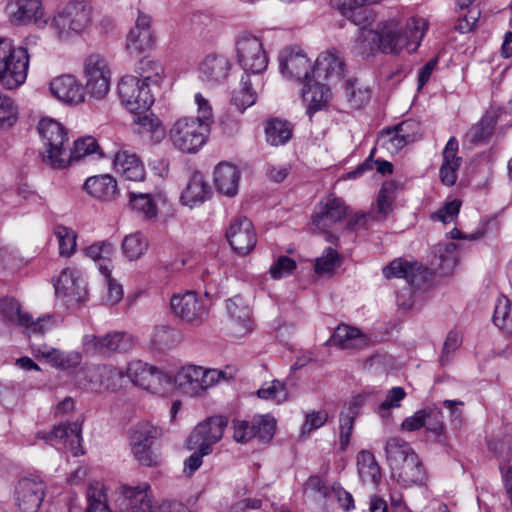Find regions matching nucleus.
Returning a JSON list of instances; mask_svg holds the SVG:
<instances>
[{
  "label": "nucleus",
  "mask_w": 512,
  "mask_h": 512,
  "mask_svg": "<svg viewBox=\"0 0 512 512\" xmlns=\"http://www.w3.org/2000/svg\"><path fill=\"white\" fill-rule=\"evenodd\" d=\"M237 62L244 71L239 89L232 93V104L244 111L256 102V91L253 88L250 74L260 75L268 66V56L261 40L253 35H243L236 43Z\"/></svg>",
  "instance_id": "1"
},
{
  "label": "nucleus",
  "mask_w": 512,
  "mask_h": 512,
  "mask_svg": "<svg viewBox=\"0 0 512 512\" xmlns=\"http://www.w3.org/2000/svg\"><path fill=\"white\" fill-rule=\"evenodd\" d=\"M427 29V22L422 18L408 19L405 30L395 20L382 22L378 26L380 52L384 54H398L406 48L409 53L415 52Z\"/></svg>",
  "instance_id": "2"
},
{
  "label": "nucleus",
  "mask_w": 512,
  "mask_h": 512,
  "mask_svg": "<svg viewBox=\"0 0 512 512\" xmlns=\"http://www.w3.org/2000/svg\"><path fill=\"white\" fill-rule=\"evenodd\" d=\"M37 130L44 146L43 162L53 169L66 168L69 165L68 149L65 147L68 141L66 128L54 119L43 118Z\"/></svg>",
  "instance_id": "3"
},
{
  "label": "nucleus",
  "mask_w": 512,
  "mask_h": 512,
  "mask_svg": "<svg viewBox=\"0 0 512 512\" xmlns=\"http://www.w3.org/2000/svg\"><path fill=\"white\" fill-rule=\"evenodd\" d=\"M91 24V10L83 2H69L48 20L54 37L67 41L80 35Z\"/></svg>",
  "instance_id": "4"
},
{
  "label": "nucleus",
  "mask_w": 512,
  "mask_h": 512,
  "mask_svg": "<svg viewBox=\"0 0 512 512\" xmlns=\"http://www.w3.org/2000/svg\"><path fill=\"white\" fill-rule=\"evenodd\" d=\"M158 435V429L148 422L138 423L133 427L129 445L132 455L140 465L153 467L160 462V453L154 447Z\"/></svg>",
  "instance_id": "5"
},
{
  "label": "nucleus",
  "mask_w": 512,
  "mask_h": 512,
  "mask_svg": "<svg viewBox=\"0 0 512 512\" xmlns=\"http://www.w3.org/2000/svg\"><path fill=\"white\" fill-rule=\"evenodd\" d=\"M209 128L197 122L194 117L178 119L169 131L172 145L184 152L195 153L205 143Z\"/></svg>",
  "instance_id": "6"
},
{
  "label": "nucleus",
  "mask_w": 512,
  "mask_h": 512,
  "mask_svg": "<svg viewBox=\"0 0 512 512\" xmlns=\"http://www.w3.org/2000/svg\"><path fill=\"white\" fill-rule=\"evenodd\" d=\"M130 381L153 394H163L171 389L172 377L157 367L141 360L132 361L124 371Z\"/></svg>",
  "instance_id": "7"
},
{
  "label": "nucleus",
  "mask_w": 512,
  "mask_h": 512,
  "mask_svg": "<svg viewBox=\"0 0 512 512\" xmlns=\"http://www.w3.org/2000/svg\"><path fill=\"white\" fill-rule=\"evenodd\" d=\"M29 58L26 47H14L10 40L8 53L0 60V84L6 89L21 86L27 78Z\"/></svg>",
  "instance_id": "8"
},
{
  "label": "nucleus",
  "mask_w": 512,
  "mask_h": 512,
  "mask_svg": "<svg viewBox=\"0 0 512 512\" xmlns=\"http://www.w3.org/2000/svg\"><path fill=\"white\" fill-rule=\"evenodd\" d=\"M281 75L298 83L309 82L314 78V64L299 46L283 48L278 55Z\"/></svg>",
  "instance_id": "9"
},
{
  "label": "nucleus",
  "mask_w": 512,
  "mask_h": 512,
  "mask_svg": "<svg viewBox=\"0 0 512 512\" xmlns=\"http://www.w3.org/2000/svg\"><path fill=\"white\" fill-rule=\"evenodd\" d=\"M124 378L122 369L110 365H94L81 367L75 374V383L91 391L111 389L120 385Z\"/></svg>",
  "instance_id": "10"
},
{
  "label": "nucleus",
  "mask_w": 512,
  "mask_h": 512,
  "mask_svg": "<svg viewBox=\"0 0 512 512\" xmlns=\"http://www.w3.org/2000/svg\"><path fill=\"white\" fill-rule=\"evenodd\" d=\"M4 12L14 26L35 25L43 29L48 25L42 0H5Z\"/></svg>",
  "instance_id": "11"
},
{
  "label": "nucleus",
  "mask_w": 512,
  "mask_h": 512,
  "mask_svg": "<svg viewBox=\"0 0 512 512\" xmlns=\"http://www.w3.org/2000/svg\"><path fill=\"white\" fill-rule=\"evenodd\" d=\"M172 314L185 323L199 326L208 317L209 308L195 291L174 294L170 299Z\"/></svg>",
  "instance_id": "12"
},
{
  "label": "nucleus",
  "mask_w": 512,
  "mask_h": 512,
  "mask_svg": "<svg viewBox=\"0 0 512 512\" xmlns=\"http://www.w3.org/2000/svg\"><path fill=\"white\" fill-rule=\"evenodd\" d=\"M118 93L122 104L132 114L146 113L154 103L150 89L140 84V79L133 75L121 78Z\"/></svg>",
  "instance_id": "13"
},
{
  "label": "nucleus",
  "mask_w": 512,
  "mask_h": 512,
  "mask_svg": "<svg viewBox=\"0 0 512 512\" xmlns=\"http://www.w3.org/2000/svg\"><path fill=\"white\" fill-rule=\"evenodd\" d=\"M85 90L95 99H103L110 89L111 72L107 61L99 54H92L85 60Z\"/></svg>",
  "instance_id": "14"
},
{
  "label": "nucleus",
  "mask_w": 512,
  "mask_h": 512,
  "mask_svg": "<svg viewBox=\"0 0 512 512\" xmlns=\"http://www.w3.org/2000/svg\"><path fill=\"white\" fill-rule=\"evenodd\" d=\"M86 352L108 355L126 353L134 347L133 337L126 332H113L105 336L86 335L83 339Z\"/></svg>",
  "instance_id": "15"
},
{
  "label": "nucleus",
  "mask_w": 512,
  "mask_h": 512,
  "mask_svg": "<svg viewBox=\"0 0 512 512\" xmlns=\"http://www.w3.org/2000/svg\"><path fill=\"white\" fill-rule=\"evenodd\" d=\"M151 16L143 12L138 13L135 26L126 37L125 49L133 56L150 51L155 45V38L151 29Z\"/></svg>",
  "instance_id": "16"
},
{
  "label": "nucleus",
  "mask_w": 512,
  "mask_h": 512,
  "mask_svg": "<svg viewBox=\"0 0 512 512\" xmlns=\"http://www.w3.org/2000/svg\"><path fill=\"white\" fill-rule=\"evenodd\" d=\"M228 420L223 416L208 418L198 424L187 439V448L193 450L196 446L206 447L211 452V446L217 443L223 436Z\"/></svg>",
  "instance_id": "17"
},
{
  "label": "nucleus",
  "mask_w": 512,
  "mask_h": 512,
  "mask_svg": "<svg viewBox=\"0 0 512 512\" xmlns=\"http://www.w3.org/2000/svg\"><path fill=\"white\" fill-rule=\"evenodd\" d=\"M45 483L39 478H23L15 488V504L21 512H37L44 499Z\"/></svg>",
  "instance_id": "18"
},
{
  "label": "nucleus",
  "mask_w": 512,
  "mask_h": 512,
  "mask_svg": "<svg viewBox=\"0 0 512 512\" xmlns=\"http://www.w3.org/2000/svg\"><path fill=\"white\" fill-rule=\"evenodd\" d=\"M226 238L232 249L241 256L249 254L257 242L253 224L244 216L232 221L226 232Z\"/></svg>",
  "instance_id": "19"
},
{
  "label": "nucleus",
  "mask_w": 512,
  "mask_h": 512,
  "mask_svg": "<svg viewBox=\"0 0 512 512\" xmlns=\"http://www.w3.org/2000/svg\"><path fill=\"white\" fill-rule=\"evenodd\" d=\"M348 215V207L336 197H328L321 203L312 216V223L316 229L325 232Z\"/></svg>",
  "instance_id": "20"
},
{
  "label": "nucleus",
  "mask_w": 512,
  "mask_h": 512,
  "mask_svg": "<svg viewBox=\"0 0 512 512\" xmlns=\"http://www.w3.org/2000/svg\"><path fill=\"white\" fill-rule=\"evenodd\" d=\"M52 95L68 105H77L84 101L85 88L72 75H61L50 83Z\"/></svg>",
  "instance_id": "21"
},
{
  "label": "nucleus",
  "mask_w": 512,
  "mask_h": 512,
  "mask_svg": "<svg viewBox=\"0 0 512 512\" xmlns=\"http://www.w3.org/2000/svg\"><path fill=\"white\" fill-rule=\"evenodd\" d=\"M344 74V61L336 51L320 54L314 63V77L328 83L341 80Z\"/></svg>",
  "instance_id": "22"
},
{
  "label": "nucleus",
  "mask_w": 512,
  "mask_h": 512,
  "mask_svg": "<svg viewBox=\"0 0 512 512\" xmlns=\"http://www.w3.org/2000/svg\"><path fill=\"white\" fill-rule=\"evenodd\" d=\"M213 176L214 185L218 193L229 198L237 195L241 172L235 165L221 162L215 167Z\"/></svg>",
  "instance_id": "23"
},
{
  "label": "nucleus",
  "mask_w": 512,
  "mask_h": 512,
  "mask_svg": "<svg viewBox=\"0 0 512 512\" xmlns=\"http://www.w3.org/2000/svg\"><path fill=\"white\" fill-rule=\"evenodd\" d=\"M229 59L221 54L207 55L200 64V78L208 84L224 82L230 72Z\"/></svg>",
  "instance_id": "24"
},
{
  "label": "nucleus",
  "mask_w": 512,
  "mask_h": 512,
  "mask_svg": "<svg viewBox=\"0 0 512 512\" xmlns=\"http://www.w3.org/2000/svg\"><path fill=\"white\" fill-rule=\"evenodd\" d=\"M42 439L52 445L64 444L69 447L73 454L78 455V448L80 447L81 437V424L78 422L61 423L55 426L54 429L48 434H44Z\"/></svg>",
  "instance_id": "25"
},
{
  "label": "nucleus",
  "mask_w": 512,
  "mask_h": 512,
  "mask_svg": "<svg viewBox=\"0 0 512 512\" xmlns=\"http://www.w3.org/2000/svg\"><path fill=\"white\" fill-rule=\"evenodd\" d=\"M459 143L456 137H451L442 152V164L439 170L441 182L446 186L456 183L457 172L461 166L462 158L457 156Z\"/></svg>",
  "instance_id": "26"
},
{
  "label": "nucleus",
  "mask_w": 512,
  "mask_h": 512,
  "mask_svg": "<svg viewBox=\"0 0 512 512\" xmlns=\"http://www.w3.org/2000/svg\"><path fill=\"white\" fill-rule=\"evenodd\" d=\"M55 293L58 296H70L74 300H81L86 293V286L83 279L74 269H64L54 283Z\"/></svg>",
  "instance_id": "27"
},
{
  "label": "nucleus",
  "mask_w": 512,
  "mask_h": 512,
  "mask_svg": "<svg viewBox=\"0 0 512 512\" xmlns=\"http://www.w3.org/2000/svg\"><path fill=\"white\" fill-rule=\"evenodd\" d=\"M304 82L305 86L302 90L303 100L307 103V114L312 117V114L324 109L330 98L331 91L328 84L321 83L320 79L316 78L313 84Z\"/></svg>",
  "instance_id": "28"
},
{
  "label": "nucleus",
  "mask_w": 512,
  "mask_h": 512,
  "mask_svg": "<svg viewBox=\"0 0 512 512\" xmlns=\"http://www.w3.org/2000/svg\"><path fill=\"white\" fill-rule=\"evenodd\" d=\"M393 475L405 486L423 485L427 480L426 470L417 454L408 457L402 465L395 468Z\"/></svg>",
  "instance_id": "29"
},
{
  "label": "nucleus",
  "mask_w": 512,
  "mask_h": 512,
  "mask_svg": "<svg viewBox=\"0 0 512 512\" xmlns=\"http://www.w3.org/2000/svg\"><path fill=\"white\" fill-rule=\"evenodd\" d=\"M201 366L187 365L181 367L172 377V387L181 392L196 396L201 394Z\"/></svg>",
  "instance_id": "30"
},
{
  "label": "nucleus",
  "mask_w": 512,
  "mask_h": 512,
  "mask_svg": "<svg viewBox=\"0 0 512 512\" xmlns=\"http://www.w3.org/2000/svg\"><path fill=\"white\" fill-rule=\"evenodd\" d=\"M113 164L116 172L126 180L142 181L145 178L144 165L135 154L119 151L114 156Z\"/></svg>",
  "instance_id": "31"
},
{
  "label": "nucleus",
  "mask_w": 512,
  "mask_h": 512,
  "mask_svg": "<svg viewBox=\"0 0 512 512\" xmlns=\"http://www.w3.org/2000/svg\"><path fill=\"white\" fill-rule=\"evenodd\" d=\"M210 195V187L203 175L200 172H194L181 194V201L184 205L193 208L208 200Z\"/></svg>",
  "instance_id": "32"
},
{
  "label": "nucleus",
  "mask_w": 512,
  "mask_h": 512,
  "mask_svg": "<svg viewBox=\"0 0 512 512\" xmlns=\"http://www.w3.org/2000/svg\"><path fill=\"white\" fill-rule=\"evenodd\" d=\"M414 125L412 121H403L393 128H388L381 133L378 144L388 150L398 151L413 141L409 134L410 128Z\"/></svg>",
  "instance_id": "33"
},
{
  "label": "nucleus",
  "mask_w": 512,
  "mask_h": 512,
  "mask_svg": "<svg viewBox=\"0 0 512 512\" xmlns=\"http://www.w3.org/2000/svg\"><path fill=\"white\" fill-rule=\"evenodd\" d=\"M83 188L93 198L111 200L117 193V182L109 174L97 175L87 178Z\"/></svg>",
  "instance_id": "34"
},
{
  "label": "nucleus",
  "mask_w": 512,
  "mask_h": 512,
  "mask_svg": "<svg viewBox=\"0 0 512 512\" xmlns=\"http://www.w3.org/2000/svg\"><path fill=\"white\" fill-rule=\"evenodd\" d=\"M149 486L128 487L125 489L123 512H159L158 507L153 508L147 493Z\"/></svg>",
  "instance_id": "35"
},
{
  "label": "nucleus",
  "mask_w": 512,
  "mask_h": 512,
  "mask_svg": "<svg viewBox=\"0 0 512 512\" xmlns=\"http://www.w3.org/2000/svg\"><path fill=\"white\" fill-rule=\"evenodd\" d=\"M331 346L340 349H353L365 343L364 335L358 328L340 324L328 340Z\"/></svg>",
  "instance_id": "36"
},
{
  "label": "nucleus",
  "mask_w": 512,
  "mask_h": 512,
  "mask_svg": "<svg viewBox=\"0 0 512 512\" xmlns=\"http://www.w3.org/2000/svg\"><path fill=\"white\" fill-rule=\"evenodd\" d=\"M226 309L235 325V333L242 335L250 331V309L243 304L242 299L236 296L226 301Z\"/></svg>",
  "instance_id": "37"
},
{
  "label": "nucleus",
  "mask_w": 512,
  "mask_h": 512,
  "mask_svg": "<svg viewBox=\"0 0 512 512\" xmlns=\"http://www.w3.org/2000/svg\"><path fill=\"white\" fill-rule=\"evenodd\" d=\"M385 453L392 471L416 454L411 445L399 437H391L386 441Z\"/></svg>",
  "instance_id": "38"
},
{
  "label": "nucleus",
  "mask_w": 512,
  "mask_h": 512,
  "mask_svg": "<svg viewBox=\"0 0 512 512\" xmlns=\"http://www.w3.org/2000/svg\"><path fill=\"white\" fill-rule=\"evenodd\" d=\"M136 73L140 76V84L149 88L150 85H158L164 75L162 64L148 57L142 58L136 65Z\"/></svg>",
  "instance_id": "39"
},
{
  "label": "nucleus",
  "mask_w": 512,
  "mask_h": 512,
  "mask_svg": "<svg viewBox=\"0 0 512 512\" xmlns=\"http://www.w3.org/2000/svg\"><path fill=\"white\" fill-rule=\"evenodd\" d=\"M292 134V126L285 120L275 118L265 125L266 141L271 146L285 145L292 138Z\"/></svg>",
  "instance_id": "40"
},
{
  "label": "nucleus",
  "mask_w": 512,
  "mask_h": 512,
  "mask_svg": "<svg viewBox=\"0 0 512 512\" xmlns=\"http://www.w3.org/2000/svg\"><path fill=\"white\" fill-rule=\"evenodd\" d=\"M358 474L364 483L377 484L380 480V467L374 455L362 450L357 455Z\"/></svg>",
  "instance_id": "41"
},
{
  "label": "nucleus",
  "mask_w": 512,
  "mask_h": 512,
  "mask_svg": "<svg viewBox=\"0 0 512 512\" xmlns=\"http://www.w3.org/2000/svg\"><path fill=\"white\" fill-rule=\"evenodd\" d=\"M425 425L427 432L435 436V441L441 445L447 444L445 437L446 427L444 424V416L438 407H426L423 409Z\"/></svg>",
  "instance_id": "42"
},
{
  "label": "nucleus",
  "mask_w": 512,
  "mask_h": 512,
  "mask_svg": "<svg viewBox=\"0 0 512 512\" xmlns=\"http://www.w3.org/2000/svg\"><path fill=\"white\" fill-rule=\"evenodd\" d=\"M113 245L108 241L96 242L86 249V255L95 262H98V268L104 277L111 273V259Z\"/></svg>",
  "instance_id": "43"
},
{
  "label": "nucleus",
  "mask_w": 512,
  "mask_h": 512,
  "mask_svg": "<svg viewBox=\"0 0 512 512\" xmlns=\"http://www.w3.org/2000/svg\"><path fill=\"white\" fill-rule=\"evenodd\" d=\"M0 315L3 321L22 326L30 321V314L21 310L20 303L12 297L0 299Z\"/></svg>",
  "instance_id": "44"
},
{
  "label": "nucleus",
  "mask_w": 512,
  "mask_h": 512,
  "mask_svg": "<svg viewBox=\"0 0 512 512\" xmlns=\"http://www.w3.org/2000/svg\"><path fill=\"white\" fill-rule=\"evenodd\" d=\"M379 30L359 29L355 50L362 57H369L380 51Z\"/></svg>",
  "instance_id": "45"
},
{
  "label": "nucleus",
  "mask_w": 512,
  "mask_h": 512,
  "mask_svg": "<svg viewBox=\"0 0 512 512\" xmlns=\"http://www.w3.org/2000/svg\"><path fill=\"white\" fill-rule=\"evenodd\" d=\"M69 164L74 160H80L86 156L96 155L97 159L103 158L104 154L100 150L97 140L91 136L82 137L74 142L71 150H68Z\"/></svg>",
  "instance_id": "46"
},
{
  "label": "nucleus",
  "mask_w": 512,
  "mask_h": 512,
  "mask_svg": "<svg viewBox=\"0 0 512 512\" xmlns=\"http://www.w3.org/2000/svg\"><path fill=\"white\" fill-rule=\"evenodd\" d=\"M87 507L85 512H111L107 503L105 487L100 482L90 483L87 492Z\"/></svg>",
  "instance_id": "47"
},
{
  "label": "nucleus",
  "mask_w": 512,
  "mask_h": 512,
  "mask_svg": "<svg viewBox=\"0 0 512 512\" xmlns=\"http://www.w3.org/2000/svg\"><path fill=\"white\" fill-rule=\"evenodd\" d=\"M511 302L504 295H500L495 304L493 323L507 335L512 336Z\"/></svg>",
  "instance_id": "48"
},
{
  "label": "nucleus",
  "mask_w": 512,
  "mask_h": 512,
  "mask_svg": "<svg viewBox=\"0 0 512 512\" xmlns=\"http://www.w3.org/2000/svg\"><path fill=\"white\" fill-rule=\"evenodd\" d=\"M129 203L133 210L141 213L146 219L156 218L157 206L150 193L130 191Z\"/></svg>",
  "instance_id": "49"
},
{
  "label": "nucleus",
  "mask_w": 512,
  "mask_h": 512,
  "mask_svg": "<svg viewBox=\"0 0 512 512\" xmlns=\"http://www.w3.org/2000/svg\"><path fill=\"white\" fill-rule=\"evenodd\" d=\"M134 122L138 124L143 132L150 133L151 140L159 143L165 137V129L160 120L154 114H135Z\"/></svg>",
  "instance_id": "50"
},
{
  "label": "nucleus",
  "mask_w": 512,
  "mask_h": 512,
  "mask_svg": "<svg viewBox=\"0 0 512 512\" xmlns=\"http://www.w3.org/2000/svg\"><path fill=\"white\" fill-rule=\"evenodd\" d=\"M148 248L147 238L140 232L126 236L122 242V250L129 260L140 258Z\"/></svg>",
  "instance_id": "51"
},
{
  "label": "nucleus",
  "mask_w": 512,
  "mask_h": 512,
  "mask_svg": "<svg viewBox=\"0 0 512 512\" xmlns=\"http://www.w3.org/2000/svg\"><path fill=\"white\" fill-rule=\"evenodd\" d=\"M42 355L53 366L60 369H67L75 366L81 360V356L77 352L65 353L56 348H45L42 351Z\"/></svg>",
  "instance_id": "52"
},
{
  "label": "nucleus",
  "mask_w": 512,
  "mask_h": 512,
  "mask_svg": "<svg viewBox=\"0 0 512 512\" xmlns=\"http://www.w3.org/2000/svg\"><path fill=\"white\" fill-rule=\"evenodd\" d=\"M414 271L415 266L413 264L401 259H395L383 268V275L387 279L392 277L404 278L410 285H413L415 283Z\"/></svg>",
  "instance_id": "53"
},
{
  "label": "nucleus",
  "mask_w": 512,
  "mask_h": 512,
  "mask_svg": "<svg viewBox=\"0 0 512 512\" xmlns=\"http://www.w3.org/2000/svg\"><path fill=\"white\" fill-rule=\"evenodd\" d=\"M55 236L58 239L59 252L61 256H71L76 248L77 235L75 231L66 226H57L55 228Z\"/></svg>",
  "instance_id": "54"
},
{
  "label": "nucleus",
  "mask_w": 512,
  "mask_h": 512,
  "mask_svg": "<svg viewBox=\"0 0 512 512\" xmlns=\"http://www.w3.org/2000/svg\"><path fill=\"white\" fill-rule=\"evenodd\" d=\"M406 396L402 387H393L387 393L386 399L378 406L377 413L382 419H389L392 408L400 407L401 400Z\"/></svg>",
  "instance_id": "55"
},
{
  "label": "nucleus",
  "mask_w": 512,
  "mask_h": 512,
  "mask_svg": "<svg viewBox=\"0 0 512 512\" xmlns=\"http://www.w3.org/2000/svg\"><path fill=\"white\" fill-rule=\"evenodd\" d=\"M18 119L17 107L13 99L0 94V128L12 127Z\"/></svg>",
  "instance_id": "56"
},
{
  "label": "nucleus",
  "mask_w": 512,
  "mask_h": 512,
  "mask_svg": "<svg viewBox=\"0 0 512 512\" xmlns=\"http://www.w3.org/2000/svg\"><path fill=\"white\" fill-rule=\"evenodd\" d=\"M340 264V255L332 247L325 248L322 256L315 260L314 270L317 274L331 273Z\"/></svg>",
  "instance_id": "57"
},
{
  "label": "nucleus",
  "mask_w": 512,
  "mask_h": 512,
  "mask_svg": "<svg viewBox=\"0 0 512 512\" xmlns=\"http://www.w3.org/2000/svg\"><path fill=\"white\" fill-rule=\"evenodd\" d=\"M257 396L265 400H273L281 403L287 399V391L284 383L279 380H273L264 384L258 391Z\"/></svg>",
  "instance_id": "58"
},
{
  "label": "nucleus",
  "mask_w": 512,
  "mask_h": 512,
  "mask_svg": "<svg viewBox=\"0 0 512 512\" xmlns=\"http://www.w3.org/2000/svg\"><path fill=\"white\" fill-rule=\"evenodd\" d=\"M395 188L390 183H385L381 187L377 197V213L381 219L387 218L392 211V204L395 199Z\"/></svg>",
  "instance_id": "59"
},
{
  "label": "nucleus",
  "mask_w": 512,
  "mask_h": 512,
  "mask_svg": "<svg viewBox=\"0 0 512 512\" xmlns=\"http://www.w3.org/2000/svg\"><path fill=\"white\" fill-rule=\"evenodd\" d=\"M345 96L351 108L359 109L370 100L369 89H356L355 81L348 80L345 85Z\"/></svg>",
  "instance_id": "60"
},
{
  "label": "nucleus",
  "mask_w": 512,
  "mask_h": 512,
  "mask_svg": "<svg viewBox=\"0 0 512 512\" xmlns=\"http://www.w3.org/2000/svg\"><path fill=\"white\" fill-rule=\"evenodd\" d=\"M178 333L176 330L167 327H156L152 336V343L157 349H169L177 342Z\"/></svg>",
  "instance_id": "61"
},
{
  "label": "nucleus",
  "mask_w": 512,
  "mask_h": 512,
  "mask_svg": "<svg viewBox=\"0 0 512 512\" xmlns=\"http://www.w3.org/2000/svg\"><path fill=\"white\" fill-rule=\"evenodd\" d=\"M253 425L255 427V437L260 440H270L275 432V420L270 416H258L253 418Z\"/></svg>",
  "instance_id": "62"
},
{
  "label": "nucleus",
  "mask_w": 512,
  "mask_h": 512,
  "mask_svg": "<svg viewBox=\"0 0 512 512\" xmlns=\"http://www.w3.org/2000/svg\"><path fill=\"white\" fill-rule=\"evenodd\" d=\"M233 377L234 376L232 373H227L226 371L217 369L205 370L203 367H201V393L205 391L207 388L219 383L221 380L227 381L229 379H232Z\"/></svg>",
  "instance_id": "63"
},
{
  "label": "nucleus",
  "mask_w": 512,
  "mask_h": 512,
  "mask_svg": "<svg viewBox=\"0 0 512 512\" xmlns=\"http://www.w3.org/2000/svg\"><path fill=\"white\" fill-rule=\"evenodd\" d=\"M461 342L462 339L459 332L452 330L447 334L440 356L442 365H446L451 361L454 352L460 347Z\"/></svg>",
  "instance_id": "64"
}]
</instances>
